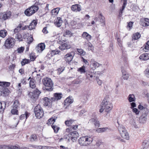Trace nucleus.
Instances as JSON below:
<instances>
[{"label": "nucleus", "instance_id": "obj_1", "mask_svg": "<svg viewBox=\"0 0 149 149\" xmlns=\"http://www.w3.org/2000/svg\"><path fill=\"white\" fill-rule=\"evenodd\" d=\"M101 107V108L100 110V112L101 113L104 110L106 112H109L112 109V104L105 98L102 102Z\"/></svg>", "mask_w": 149, "mask_h": 149}, {"label": "nucleus", "instance_id": "obj_2", "mask_svg": "<svg viewBox=\"0 0 149 149\" xmlns=\"http://www.w3.org/2000/svg\"><path fill=\"white\" fill-rule=\"evenodd\" d=\"M93 140V139L92 137L85 136L80 138L78 139V141L81 146H87L91 144Z\"/></svg>", "mask_w": 149, "mask_h": 149}, {"label": "nucleus", "instance_id": "obj_3", "mask_svg": "<svg viewBox=\"0 0 149 149\" xmlns=\"http://www.w3.org/2000/svg\"><path fill=\"white\" fill-rule=\"evenodd\" d=\"M42 82L45 86V87L43 88L44 90L45 89L48 91H52L53 83L50 78L48 77L43 78L42 80Z\"/></svg>", "mask_w": 149, "mask_h": 149}, {"label": "nucleus", "instance_id": "obj_4", "mask_svg": "<svg viewBox=\"0 0 149 149\" xmlns=\"http://www.w3.org/2000/svg\"><path fill=\"white\" fill-rule=\"evenodd\" d=\"M15 39L10 37L6 40L3 46L6 49H9L12 48L15 45Z\"/></svg>", "mask_w": 149, "mask_h": 149}, {"label": "nucleus", "instance_id": "obj_5", "mask_svg": "<svg viewBox=\"0 0 149 149\" xmlns=\"http://www.w3.org/2000/svg\"><path fill=\"white\" fill-rule=\"evenodd\" d=\"M118 130L121 136L123 138L127 140L129 139V134L124 126L122 125H119L118 127Z\"/></svg>", "mask_w": 149, "mask_h": 149}, {"label": "nucleus", "instance_id": "obj_6", "mask_svg": "<svg viewBox=\"0 0 149 149\" xmlns=\"http://www.w3.org/2000/svg\"><path fill=\"white\" fill-rule=\"evenodd\" d=\"M39 9L37 6L33 5L27 8L24 11V14L27 16H30L36 12Z\"/></svg>", "mask_w": 149, "mask_h": 149}, {"label": "nucleus", "instance_id": "obj_7", "mask_svg": "<svg viewBox=\"0 0 149 149\" xmlns=\"http://www.w3.org/2000/svg\"><path fill=\"white\" fill-rule=\"evenodd\" d=\"M35 116L37 118L40 119L42 118L44 115V112L42 108L40 105L38 104L34 109Z\"/></svg>", "mask_w": 149, "mask_h": 149}, {"label": "nucleus", "instance_id": "obj_8", "mask_svg": "<svg viewBox=\"0 0 149 149\" xmlns=\"http://www.w3.org/2000/svg\"><path fill=\"white\" fill-rule=\"evenodd\" d=\"M149 112V109L144 108L143 112L139 118V121L140 123H143L147 120V116Z\"/></svg>", "mask_w": 149, "mask_h": 149}, {"label": "nucleus", "instance_id": "obj_9", "mask_svg": "<svg viewBox=\"0 0 149 149\" xmlns=\"http://www.w3.org/2000/svg\"><path fill=\"white\" fill-rule=\"evenodd\" d=\"M102 65L95 61L94 59H92L91 61L90 66L91 68L95 70L97 68L102 66Z\"/></svg>", "mask_w": 149, "mask_h": 149}, {"label": "nucleus", "instance_id": "obj_10", "mask_svg": "<svg viewBox=\"0 0 149 149\" xmlns=\"http://www.w3.org/2000/svg\"><path fill=\"white\" fill-rule=\"evenodd\" d=\"M41 92L38 89H36L33 92H30L29 95L31 96V98L33 99L37 98L40 93Z\"/></svg>", "mask_w": 149, "mask_h": 149}, {"label": "nucleus", "instance_id": "obj_11", "mask_svg": "<svg viewBox=\"0 0 149 149\" xmlns=\"http://www.w3.org/2000/svg\"><path fill=\"white\" fill-rule=\"evenodd\" d=\"M45 44L42 43L38 44L35 48V50L38 53L42 52L45 48Z\"/></svg>", "mask_w": 149, "mask_h": 149}, {"label": "nucleus", "instance_id": "obj_12", "mask_svg": "<svg viewBox=\"0 0 149 149\" xmlns=\"http://www.w3.org/2000/svg\"><path fill=\"white\" fill-rule=\"evenodd\" d=\"M68 136L73 141H74L75 140V139L77 138L79 136V134L76 131L70 132L68 134Z\"/></svg>", "mask_w": 149, "mask_h": 149}, {"label": "nucleus", "instance_id": "obj_13", "mask_svg": "<svg viewBox=\"0 0 149 149\" xmlns=\"http://www.w3.org/2000/svg\"><path fill=\"white\" fill-rule=\"evenodd\" d=\"M62 94L61 93H55L53 97L51 98L50 100L52 102L60 100L62 97Z\"/></svg>", "mask_w": 149, "mask_h": 149}, {"label": "nucleus", "instance_id": "obj_14", "mask_svg": "<svg viewBox=\"0 0 149 149\" xmlns=\"http://www.w3.org/2000/svg\"><path fill=\"white\" fill-rule=\"evenodd\" d=\"M9 90L5 87H2V89H0V95L1 96H5L7 95L9 93Z\"/></svg>", "mask_w": 149, "mask_h": 149}, {"label": "nucleus", "instance_id": "obj_15", "mask_svg": "<svg viewBox=\"0 0 149 149\" xmlns=\"http://www.w3.org/2000/svg\"><path fill=\"white\" fill-rule=\"evenodd\" d=\"M73 56L71 53H68L64 56V59L67 63H70L73 59Z\"/></svg>", "mask_w": 149, "mask_h": 149}, {"label": "nucleus", "instance_id": "obj_16", "mask_svg": "<svg viewBox=\"0 0 149 149\" xmlns=\"http://www.w3.org/2000/svg\"><path fill=\"white\" fill-rule=\"evenodd\" d=\"M71 47V45L68 43H66L62 44L59 47V48L61 50L68 49Z\"/></svg>", "mask_w": 149, "mask_h": 149}, {"label": "nucleus", "instance_id": "obj_17", "mask_svg": "<svg viewBox=\"0 0 149 149\" xmlns=\"http://www.w3.org/2000/svg\"><path fill=\"white\" fill-rule=\"evenodd\" d=\"M62 22V19L60 17H57L54 20V24L56 26L59 27L61 25Z\"/></svg>", "mask_w": 149, "mask_h": 149}, {"label": "nucleus", "instance_id": "obj_18", "mask_svg": "<svg viewBox=\"0 0 149 149\" xmlns=\"http://www.w3.org/2000/svg\"><path fill=\"white\" fill-rule=\"evenodd\" d=\"M71 8L72 10L75 12L79 11L81 10V6L78 4L72 5L71 6Z\"/></svg>", "mask_w": 149, "mask_h": 149}, {"label": "nucleus", "instance_id": "obj_19", "mask_svg": "<svg viewBox=\"0 0 149 149\" xmlns=\"http://www.w3.org/2000/svg\"><path fill=\"white\" fill-rule=\"evenodd\" d=\"M149 147V139L144 140L142 144V149H147Z\"/></svg>", "mask_w": 149, "mask_h": 149}, {"label": "nucleus", "instance_id": "obj_20", "mask_svg": "<svg viewBox=\"0 0 149 149\" xmlns=\"http://www.w3.org/2000/svg\"><path fill=\"white\" fill-rule=\"evenodd\" d=\"M11 16V12L8 11L3 14L2 19L4 20L10 18Z\"/></svg>", "mask_w": 149, "mask_h": 149}, {"label": "nucleus", "instance_id": "obj_21", "mask_svg": "<svg viewBox=\"0 0 149 149\" xmlns=\"http://www.w3.org/2000/svg\"><path fill=\"white\" fill-rule=\"evenodd\" d=\"M37 24V21L36 20H33L29 26V29L30 30H31L34 29L36 26Z\"/></svg>", "mask_w": 149, "mask_h": 149}, {"label": "nucleus", "instance_id": "obj_22", "mask_svg": "<svg viewBox=\"0 0 149 149\" xmlns=\"http://www.w3.org/2000/svg\"><path fill=\"white\" fill-rule=\"evenodd\" d=\"M84 45L86 47H88L89 50H90L92 52L93 51L94 49V47L90 42L88 41L85 42Z\"/></svg>", "mask_w": 149, "mask_h": 149}, {"label": "nucleus", "instance_id": "obj_23", "mask_svg": "<svg viewBox=\"0 0 149 149\" xmlns=\"http://www.w3.org/2000/svg\"><path fill=\"white\" fill-rule=\"evenodd\" d=\"M78 127V125H73L71 127H69L67 128L66 129V132L69 133V132H72V130H77Z\"/></svg>", "mask_w": 149, "mask_h": 149}, {"label": "nucleus", "instance_id": "obj_24", "mask_svg": "<svg viewBox=\"0 0 149 149\" xmlns=\"http://www.w3.org/2000/svg\"><path fill=\"white\" fill-rule=\"evenodd\" d=\"M141 24L143 26L146 27L149 26V19L145 18L142 20Z\"/></svg>", "mask_w": 149, "mask_h": 149}, {"label": "nucleus", "instance_id": "obj_25", "mask_svg": "<svg viewBox=\"0 0 149 149\" xmlns=\"http://www.w3.org/2000/svg\"><path fill=\"white\" fill-rule=\"evenodd\" d=\"M140 59L144 61H146L149 59V54L147 53H145L141 54L139 57Z\"/></svg>", "mask_w": 149, "mask_h": 149}, {"label": "nucleus", "instance_id": "obj_26", "mask_svg": "<svg viewBox=\"0 0 149 149\" xmlns=\"http://www.w3.org/2000/svg\"><path fill=\"white\" fill-rule=\"evenodd\" d=\"M82 36L88 41L91 40V36L86 32H83L82 35Z\"/></svg>", "mask_w": 149, "mask_h": 149}, {"label": "nucleus", "instance_id": "obj_27", "mask_svg": "<svg viewBox=\"0 0 149 149\" xmlns=\"http://www.w3.org/2000/svg\"><path fill=\"white\" fill-rule=\"evenodd\" d=\"M93 74L92 72L86 70V76L90 80H92Z\"/></svg>", "mask_w": 149, "mask_h": 149}, {"label": "nucleus", "instance_id": "obj_28", "mask_svg": "<svg viewBox=\"0 0 149 149\" xmlns=\"http://www.w3.org/2000/svg\"><path fill=\"white\" fill-rule=\"evenodd\" d=\"M30 115V113L27 112H26L24 114H22L19 116V119L20 120H23L26 118L25 120L27 119L28 117Z\"/></svg>", "mask_w": 149, "mask_h": 149}, {"label": "nucleus", "instance_id": "obj_29", "mask_svg": "<svg viewBox=\"0 0 149 149\" xmlns=\"http://www.w3.org/2000/svg\"><path fill=\"white\" fill-rule=\"evenodd\" d=\"M6 107V103L5 102L2 101L0 103V112H3Z\"/></svg>", "mask_w": 149, "mask_h": 149}, {"label": "nucleus", "instance_id": "obj_30", "mask_svg": "<svg viewBox=\"0 0 149 149\" xmlns=\"http://www.w3.org/2000/svg\"><path fill=\"white\" fill-rule=\"evenodd\" d=\"M73 102V100L69 97L67 98L64 101L65 105L67 106Z\"/></svg>", "mask_w": 149, "mask_h": 149}, {"label": "nucleus", "instance_id": "obj_31", "mask_svg": "<svg viewBox=\"0 0 149 149\" xmlns=\"http://www.w3.org/2000/svg\"><path fill=\"white\" fill-rule=\"evenodd\" d=\"M128 99L130 102H135L136 100L134 95L133 94H130L128 96Z\"/></svg>", "mask_w": 149, "mask_h": 149}, {"label": "nucleus", "instance_id": "obj_32", "mask_svg": "<svg viewBox=\"0 0 149 149\" xmlns=\"http://www.w3.org/2000/svg\"><path fill=\"white\" fill-rule=\"evenodd\" d=\"M121 71L122 73V77L124 79L127 80L128 79L129 76L128 75L127 73L125 70L122 69Z\"/></svg>", "mask_w": 149, "mask_h": 149}, {"label": "nucleus", "instance_id": "obj_33", "mask_svg": "<svg viewBox=\"0 0 149 149\" xmlns=\"http://www.w3.org/2000/svg\"><path fill=\"white\" fill-rule=\"evenodd\" d=\"M7 34V32L5 30H1L0 31V36L4 38L5 37Z\"/></svg>", "mask_w": 149, "mask_h": 149}, {"label": "nucleus", "instance_id": "obj_34", "mask_svg": "<svg viewBox=\"0 0 149 149\" xmlns=\"http://www.w3.org/2000/svg\"><path fill=\"white\" fill-rule=\"evenodd\" d=\"M29 85L30 87L32 88H34L36 87L35 81L33 79H31L30 81Z\"/></svg>", "mask_w": 149, "mask_h": 149}, {"label": "nucleus", "instance_id": "obj_35", "mask_svg": "<svg viewBox=\"0 0 149 149\" xmlns=\"http://www.w3.org/2000/svg\"><path fill=\"white\" fill-rule=\"evenodd\" d=\"M43 103L46 106H48L50 104L51 102L49 99L47 97H45L43 99Z\"/></svg>", "mask_w": 149, "mask_h": 149}, {"label": "nucleus", "instance_id": "obj_36", "mask_svg": "<svg viewBox=\"0 0 149 149\" xmlns=\"http://www.w3.org/2000/svg\"><path fill=\"white\" fill-rule=\"evenodd\" d=\"M108 129V127L99 128L96 130V131L98 133H102L105 132Z\"/></svg>", "mask_w": 149, "mask_h": 149}, {"label": "nucleus", "instance_id": "obj_37", "mask_svg": "<svg viewBox=\"0 0 149 149\" xmlns=\"http://www.w3.org/2000/svg\"><path fill=\"white\" fill-rule=\"evenodd\" d=\"M60 9L57 8L52 10L51 11V13L52 15H56L58 13Z\"/></svg>", "mask_w": 149, "mask_h": 149}, {"label": "nucleus", "instance_id": "obj_38", "mask_svg": "<svg viewBox=\"0 0 149 149\" xmlns=\"http://www.w3.org/2000/svg\"><path fill=\"white\" fill-rule=\"evenodd\" d=\"M22 25L21 24H19L18 26L16 28L14 31V35L16 33H18L21 30Z\"/></svg>", "mask_w": 149, "mask_h": 149}, {"label": "nucleus", "instance_id": "obj_39", "mask_svg": "<svg viewBox=\"0 0 149 149\" xmlns=\"http://www.w3.org/2000/svg\"><path fill=\"white\" fill-rule=\"evenodd\" d=\"M10 83L8 82L0 81V86L3 87H7L10 86Z\"/></svg>", "mask_w": 149, "mask_h": 149}, {"label": "nucleus", "instance_id": "obj_40", "mask_svg": "<svg viewBox=\"0 0 149 149\" xmlns=\"http://www.w3.org/2000/svg\"><path fill=\"white\" fill-rule=\"evenodd\" d=\"M140 37V35L139 33H135L133 34L132 36L133 39L136 40L139 39Z\"/></svg>", "mask_w": 149, "mask_h": 149}, {"label": "nucleus", "instance_id": "obj_41", "mask_svg": "<svg viewBox=\"0 0 149 149\" xmlns=\"http://www.w3.org/2000/svg\"><path fill=\"white\" fill-rule=\"evenodd\" d=\"M85 67L84 66H82L81 67L79 68L77 70V71L81 74L86 73V70H85Z\"/></svg>", "mask_w": 149, "mask_h": 149}, {"label": "nucleus", "instance_id": "obj_42", "mask_svg": "<svg viewBox=\"0 0 149 149\" xmlns=\"http://www.w3.org/2000/svg\"><path fill=\"white\" fill-rule=\"evenodd\" d=\"M20 104L19 103V101L17 100H15L13 104V107L16 109H17Z\"/></svg>", "mask_w": 149, "mask_h": 149}, {"label": "nucleus", "instance_id": "obj_43", "mask_svg": "<svg viewBox=\"0 0 149 149\" xmlns=\"http://www.w3.org/2000/svg\"><path fill=\"white\" fill-rule=\"evenodd\" d=\"M90 121L91 122H93L96 126H99L100 123L98 121H97L95 119H92L90 120Z\"/></svg>", "mask_w": 149, "mask_h": 149}, {"label": "nucleus", "instance_id": "obj_44", "mask_svg": "<svg viewBox=\"0 0 149 149\" xmlns=\"http://www.w3.org/2000/svg\"><path fill=\"white\" fill-rule=\"evenodd\" d=\"M17 109L13 107V109H11V112L13 114H18V111Z\"/></svg>", "mask_w": 149, "mask_h": 149}, {"label": "nucleus", "instance_id": "obj_45", "mask_svg": "<svg viewBox=\"0 0 149 149\" xmlns=\"http://www.w3.org/2000/svg\"><path fill=\"white\" fill-rule=\"evenodd\" d=\"M16 39L18 40L19 41H22V36L19 33H17L15 36Z\"/></svg>", "mask_w": 149, "mask_h": 149}, {"label": "nucleus", "instance_id": "obj_46", "mask_svg": "<svg viewBox=\"0 0 149 149\" xmlns=\"http://www.w3.org/2000/svg\"><path fill=\"white\" fill-rule=\"evenodd\" d=\"M30 62L29 60L27 59H23L22 61L21 62V63L22 65L23 66L25 64L29 63Z\"/></svg>", "mask_w": 149, "mask_h": 149}, {"label": "nucleus", "instance_id": "obj_47", "mask_svg": "<svg viewBox=\"0 0 149 149\" xmlns=\"http://www.w3.org/2000/svg\"><path fill=\"white\" fill-rule=\"evenodd\" d=\"M52 127L54 130V132L56 133H57L58 132V130L59 129V127H58L56 125H52Z\"/></svg>", "mask_w": 149, "mask_h": 149}, {"label": "nucleus", "instance_id": "obj_48", "mask_svg": "<svg viewBox=\"0 0 149 149\" xmlns=\"http://www.w3.org/2000/svg\"><path fill=\"white\" fill-rule=\"evenodd\" d=\"M37 139V137L36 135L35 134L32 135L30 138V141H33L36 140Z\"/></svg>", "mask_w": 149, "mask_h": 149}, {"label": "nucleus", "instance_id": "obj_49", "mask_svg": "<svg viewBox=\"0 0 149 149\" xmlns=\"http://www.w3.org/2000/svg\"><path fill=\"white\" fill-rule=\"evenodd\" d=\"M77 51L80 55H84L85 54V52L81 49H77Z\"/></svg>", "mask_w": 149, "mask_h": 149}, {"label": "nucleus", "instance_id": "obj_50", "mask_svg": "<svg viewBox=\"0 0 149 149\" xmlns=\"http://www.w3.org/2000/svg\"><path fill=\"white\" fill-rule=\"evenodd\" d=\"M73 122V121L72 120H69L66 121L65 123V125L67 126H69L72 124Z\"/></svg>", "mask_w": 149, "mask_h": 149}, {"label": "nucleus", "instance_id": "obj_51", "mask_svg": "<svg viewBox=\"0 0 149 149\" xmlns=\"http://www.w3.org/2000/svg\"><path fill=\"white\" fill-rule=\"evenodd\" d=\"M64 69L65 67H61L58 68L57 70L58 74H60L64 70Z\"/></svg>", "mask_w": 149, "mask_h": 149}, {"label": "nucleus", "instance_id": "obj_52", "mask_svg": "<svg viewBox=\"0 0 149 149\" xmlns=\"http://www.w3.org/2000/svg\"><path fill=\"white\" fill-rule=\"evenodd\" d=\"M8 149H18L19 148V146L11 145L8 146Z\"/></svg>", "mask_w": 149, "mask_h": 149}, {"label": "nucleus", "instance_id": "obj_53", "mask_svg": "<svg viewBox=\"0 0 149 149\" xmlns=\"http://www.w3.org/2000/svg\"><path fill=\"white\" fill-rule=\"evenodd\" d=\"M30 60L31 61H34L36 58L34 54L33 53H31L30 54Z\"/></svg>", "mask_w": 149, "mask_h": 149}, {"label": "nucleus", "instance_id": "obj_54", "mask_svg": "<svg viewBox=\"0 0 149 149\" xmlns=\"http://www.w3.org/2000/svg\"><path fill=\"white\" fill-rule=\"evenodd\" d=\"M145 75L148 77H149V68H147L144 71Z\"/></svg>", "mask_w": 149, "mask_h": 149}, {"label": "nucleus", "instance_id": "obj_55", "mask_svg": "<svg viewBox=\"0 0 149 149\" xmlns=\"http://www.w3.org/2000/svg\"><path fill=\"white\" fill-rule=\"evenodd\" d=\"M144 49L146 50V52H147L148 50H149V41L147 42L145 47Z\"/></svg>", "mask_w": 149, "mask_h": 149}, {"label": "nucleus", "instance_id": "obj_56", "mask_svg": "<svg viewBox=\"0 0 149 149\" xmlns=\"http://www.w3.org/2000/svg\"><path fill=\"white\" fill-rule=\"evenodd\" d=\"M24 49V48L23 47H21L17 49V52L19 53H21L23 52Z\"/></svg>", "mask_w": 149, "mask_h": 149}, {"label": "nucleus", "instance_id": "obj_57", "mask_svg": "<svg viewBox=\"0 0 149 149\" xmlns=\"http://www.w3.org/2000/svg\"><path fill=\"white\" fill-rule=\"evenodd\" d=\"M55 120V118H50L48 120V123H50V124H53Z\"/></svg>", "mask_w": 149, "mask_h": 149}, {"label": "nucleus", "instance_id": "obj_58", "mask_svg": "<svg viewBox=\"0 0 149 149\" xmlns=\"http://www.w3.org/2000/svg\"><path fill=\"white\" fill-rule=\"evenodd\" d=\"M66 35H68L69 37H71L72 35V33L71 31L67 30L65 31Z\"/></svg>", "mask_w": 149, "mask_h": 149}, {"label": "nucleus", "instance_id": "obj_59", "mask_svg": "<svg viewBox=\"0 0 149 149\" xmlns=\"http://www.w3.org/2000/svg\"><path fill=\"white\" fill-rule=\"evenodd\" d=\"M138 108L139 109L142 110V112H143L144 108H148L147 107H144L142 106L141 105H139L138 106Z\"/></svg>", "mask_w": 149, "mask_h": 149}, {"label": "nucleus", "instance_id": "obj_60", "mask_svg": "<svg viewBox=\"0 0 149 149\" xmlns=\"http://www.w3.org/2000/svg\"><path fill=\"white\" fill-rule=\"evenodd\" d=\"M60 52V51L58 50H53L52 52V54H53V55H55L56 54H58Z\"/></svg>", "mask_w": 149, "mask_h": 149}, {"label": "nucleus", "instance_id": "obj_61", "mask_svg": "<svg viewBox=\"0 0 149 149\" xmlns=\"http://www.w3.org/2000/svg\"><path fill=\"white\" fill-rule=\"evenodd\" d=\"M136 114L138 115L139 113V111L138 110V109L136 108H134L132 110Z\"/></svg>", "mask_w": 149, "mask_h": 149}, {"label": "nucleus", "instance_id": "obj_62", "mask_svg": "<svg viewBox=\"0 0 149 149\" xmlns=\"http://www.w3.org/2000/svg\"><path fill=\"white\" fill-rule=\"evenodd\" d=\"M28 44H30L33 41V39L32 36H30L28 38Z\"/></svg>", "mask_w": 149, "mask_h": 149}, {"label": "nucleus", "instance_id": "obj_63", "mask_svg": "<svg viewBox=\"0 0 149 149\" xmlns=\"http://www.w3.org/2000/svg\"><path fill=\"white\" fill-rule=\"evenodd\" d=\"M96 81H97V84L100 86L101 85L102 83V80L99 79L98 78H96Z\"/></svg>", "mask_w": 149, "mask_h": 149}, {"label": "nucleus", "instance_id": "obj_64", "mask_svg": "<svg viewBox=\"0 0 149 149\" xmlns=\"http://www.w3.org/2000/svg\"><path fill=\"white\" fill-rule=\"evenodd\" d=\"M99 18H100V22H103L104 21V17L102 16L101 14H100Z\"/></svg>", "mask_w": 149, "mask_h": 149}]
</instances>
